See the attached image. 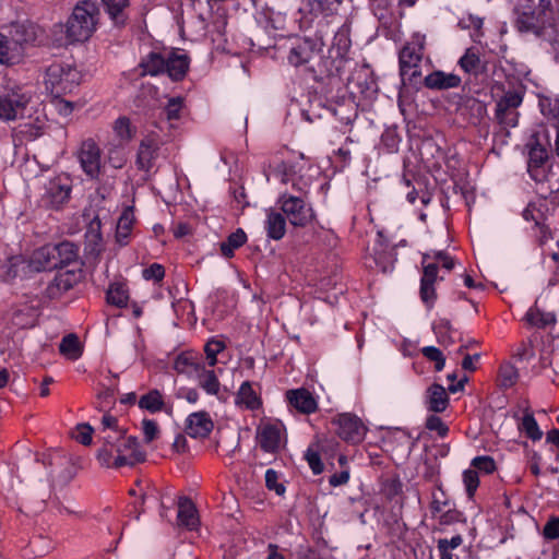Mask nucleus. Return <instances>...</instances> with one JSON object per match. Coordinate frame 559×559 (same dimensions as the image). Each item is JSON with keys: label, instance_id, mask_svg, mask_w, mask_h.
Returning <instances> with one entry per match:
<instances>
[{"label": "nucleus", "instance_id": "30", "mask_svg": "<svg viewBox=\"0 0 559 559\" xmlns=\"http://www.w3.org/2000/svg\"><path fill=\"white\" fill-rule=\"evenodd\" d=\"M178 521L179 524L193 530L198 525L197 510L192 501L188 498H180L178 503Z\"/></svg>", "mask_w": 559, "mask_h": 559}, {"label": "nucleus", "instance_id": "12", "mask_svg": "<svg viewBox=\"0 0 559 559\" xmlns=\"http://www.w3.org/2000/svg\"><path fill=\"white\" fill-rule=\"evenodd\" d=\"M549 139L547 134L534 133L531 135L526 147L528 150V171L535 177L534 171L538 170L549 158Z\"/></svg>", "mask_w": 559, "mask_h": 559}, {"label": "nucleus", "instance_id": "51", "mask_svg": "<svg viewBox=\"0 0 559 559\" xmlns=\"http://www.w3.org/2000/svg\"><path fill=\"white\" fill-rule=\"evenodd\" d=\"M225 348V344L218 340H211L204 346V352L206 354V358L209 360V365L211 367L215 366L217 362V354H219Z\"/></svg>", "mask_w": 559, "mask_h": 559}, {"label": "nucleus", "instance_id": "9", "mask_svg": "<svg viewBox=\"0 0 559 559\" xmlns=\"http://www.w3.org/2000/svg\"><path fill=\"white\" fill-rule=\"evenodd\" d=\"M523 97L516 91H508L498 100L496 106V119L500 124L513 128L518 124V107L522 104Z\"/></svg>", "mask_w": 559, "mask_h": 559}, {"label": "nucleus", "instance_id": "24", "mask_svg": "<svg viewBox=\"0 0 559 559\" xmlns=\"http://www.w3.org/2000/svg\"><path fill=\"white\" fill-rule=\"evenodd\" d=\"M373 260L383 273L392 270L396 260L394 249L379 239L373 247Z\"/></svg>", "mask_w": 559, "mask_h": 559}, {"label": "nucleus", "instance_id": "54", "mask_svg": "<svg viewBox=\"0 0 559 559\" xmlns=\"http://www.w3.org/2000/svg\"><path fill=\"white\" fill-rule=\"evenodd\" d=\"M426 428L436 431L440 438H444L449 432V427L437 415H430L426 419Z\"/></svg>", "mask_w": 559, "mask_h": 559}, {"label": "nucleus", "instance_id": "2", "mask_svg": "<svg viewBox=\"0 0 559 559\" xmlns=\"http://www.w3.org/2000/svg\"><path fill=\"white\" fill-rule=\"evenodd\" d=\"M99 9L94 1H79L68 17L72 41L83 43L92 37L99 22Z\"/></svg>", "mask_w": 559, "mask_h": 559}, {"label": "nucleus", "instance_id": "49", "mask_svg": "<svg viewBox=\"0 0 559 559\" xmlns=\"http://www.w3.org/2000/svg\"><path fill=\"white\" fill-rule=\"evenodd\" d=\"M421 354L428 360L435 362V370L437 372L443 370L444 365H445V357L439 348H437L435 346H426L421 349Z\"/></svg>", "mask_w": 559, "mask_h": 559}, {"label": "nucleus", "instance_id": "41", "mask_svg": "<svg viewBox=\"0 0 559 559\" xmlns=\"http://www.w3.org/2000/svg\"><path fill=\"white\" fill-rule=\"evenodd\" d=\"M519 380V371L511 362H503L499 368L498 381L501 389L512 388Z\"/></svg>", "mask_w": 559, "mask_h": 559}, {"label": "nucleus", "instance_id": "56", "mask_svg": "<svg viewBox=\"0 0 559 559\" xmlns=\"http://www.w3.org/2000/svg\"><path fill=\"white\" fill-rule=\"evenodd\" d=\"M420 299L423 302L427 305L428 308H431L437 299V293L435 288V284L420 282Z\"/></svg>", "mask_w": 559, "mask_h": 559}, {"label": "nucleus", "instance_id": "11", "mask_svg": "<svg viewBox=\"0 0 559 559\" xmlns=\"http://www.w3.org/2000/svg\"><path fill=\"white\" fill-rule=\"evenodd\" d=\"M334 424L337 426V436L346 442L357 444L366 436L367 428L356 415L342 414L334 420Z\"/></svg>", "mask_w": 559, "mask_h": 559}, {"label": "nucleus", "instance_id": "36", "mask_svg": "<svg viewBox=\"0 0 559 559\" xmlns=\"http://www.w3.org/2000/svg\"><path fill=\"white\" fill-rule=\"evenodd\" d=\"M246 241V233L241 228H238L227 237L226 241L221 243V252L225 258L230 259L234 257V251L242 247Z\"/></svg>", "mask_w": 559, "mask_h": 559}, {"label": "nucleus", "instance_id": "16", "mask_svg": "<svg viewBox=\"0 0 559 559\" xmlns=\"http://www.w3.org/2000/svg\"><path fill=\"white\" fill-rule=\"evenodd\" d=\"M159 143L155 139L148 136L141 141L136 154L138 169L150 173L155 166L158 157Z\"/></svg>", "mask_w": 559, "mask_h": 559}, {"label": "nucleus", "instance_id": "27", "mask_svg": "<svg viewBox=\"0 0 559 559\" xmlns=\"http://www.w3.org/2000/svg\"><path fill=\"white\" fill-rule=\"evenodd\" d=\"M139 407L153 414L162 411L170 414L173 411L171 406H166L162 393L156 389L148 391L140 397Z\"/></svg>", "mask_w": 559, "mask_h": 559}, {"label": "nucleus", "instance_id": "17", "mask_svg": "<svg viewBox=\"0 0 559 559\" xmlns=\"http://www.w3.org/2000/svg\"><path fill=\"white\" fill-rule=\"evenodd\" d=\"M213 428V420L204 411L190 414L186 420V432L192 438H206Z\"/></svg>", "mask_w": 559, "mask_h": 559}, {"label": "nucleus", "instance_id": "8", "mask_svg": "<svg viewBox=\"0 0 559 559\" xmlns=\"http://www.w3.org/2000/svg\"><path fill=\"white\" fill-rule=\"evenodd\" d=\"M281 209L289 219L290 224L298 227H305L313 218V211L307 206L299 197L283 194L280 199Z\"/></svg>", "mask_w": 559, "mask_h": 559}, {"label": "nucleus", "instance_id": "59", "mask_svg": "<svg viewBox=\"0 0 559 559\" xmlns=\"http://www.w3.org/2000/svg\"><path fill=\"white\" fill-rule=\"evenodd\" d=\"M438 492H432V501L430 503V510L432 514L440 513L442 508L448 504V500L445 499L444 491L441 486H438Z\"/></svg>", "mask_w": 559, "mask_h": 559}, {"label": "nucleus", "instance_id": "62", "mask_svg": "<svg viewBox=\"0 0 559 559\" xmlns=\"http://www.w3.org/2000/svg\"><path fill=\"white\" fill-rule=\"evenodd\" d=\"M543 535L546 539L559 538V518H551L544 526Z\"/></svg>", "mask_w": 559, "mask_h": 559}, {"label": "nucleus", "instance_id": "26", "mask_svg": "<svg viewBox=\"0 0 559 559\" xmlns=\"http://www.w3.org/2000/svg\"><path fill=\"white\" fill-rule=\"evenodd\" d=\"M105 11L116 26H124L128 15L129 0H100Z\"/></svg>", "mask_w": 559, "mask_h": 559}, {"label": "nucleus", "instance_id": "58", "mask_svg": "<svg viewBox=\"0 0 559 559\" xmlns=\"http://www.w3.org/2000/svg\"><path fill=\"white\" fill-rule=\"evenodd\" d=\"M76 435L75 439L83 445H90L92 443V435L94 432V429L88 424H79L75 428Z\"/></svg>", "mask_w": 559, "mask_h": 559}, {"label": "nucleus", "instance_id": "4", "mask_svg": "<svg viewBox=\"0 0 559 559\" xmlns=\"http://www.w3.org/2000/svg\"><path fill=\"white\" fill-rule=\"evenodd\" d=\"M425 49V36L416 34L406 43L399 55L400 73L403 80H408L419 74V67Z\"/></svg>", "mask_w": 559, "mask_h": 559}, {"label": "nucleus", "instance_id": "61", "mask_svg": "<svg viewBox=\"0 0 559 559\" xmlns=\"http://www.w3.org/2000/svg\"><path fill=\"white\" fill-rule=\"evenodd\" d=\"M142 428L144 433V440L146 443L152 442L158 435V426L152 419H143Z\"/></svg>", "mask_w": 559, "mask_h": 559}, {"label": "nucleus", "instance_id": "33", "mask_svg": "<svg viewBox=\"0 0 559 559\" xmlns=\"http://www.w3.org/2000/svg\"><path fill=\"white\" fill-rule=\"evenodd\" d=\"M134 215L131 211H124L119 217L116 228V239L120 246H126L131 235Z\"/></svg>", "mask_w": 559, "mask_h": 559}, {"label": "nucleus", "instance_id": "47", "mask_svg": "<svg viewBox=\"0 0 559 559\" xmlns=\"http://www.w3.org/2000/svg\"><path fill=\"white\" fill-rule=\"evenodd\" d=\"M430 253L423 254V276L420 282L435 284L438 281L439 265L436 262H429ZM443 280V277H439Z\"/></svg>", "mask_w": 559, "mask_h": 559}, {"label": "nucleus", "instance_id": "15", "mask_svg": "<svg viewBox=\"0 0 559 559\" xmlns=\"http://www.w3.org/2000/svg\"><path fill=\"white\" fill-rule=\"evenodd\" d=\"M190 66V57L180 49L167 52L165 73L173 81H181L187 75Z\"/></svg>", "mask_w": 559, "mask_h": 559}, {"label": "nucleus", "instance_id": "20", "mask_svg": "<svg viewBox=\"0 0 559 559\" xmlns=\"http://www.w3.org/2000/svg\"><path fill=\"white\" fill-rule=\"evenodd\" d=\"M462 80L454 73H445L443 71H433L428 74L424 84L429 90L443 91L459 87Z\"/></svg>", "mask_w": 559, "mask_h": 559}, {"label": "nucleus", "instance_id": "42", "mask_svg": "<svg viewBox=\"0 0 559 559\" xmlns=\"http://www.w3.org/2000/svg\"><path fill=\"white\" fill-rule=\"evenodd\" d=\"M51 39L57 47L67 46L69 44H73L71 40V36L69 35V24L68 21L66 23H56L52 25L50 29Z\"/></svg>", "mask_w": 559, "mask_h": 559}, {"label": "nucleus", "instance_id": "38", "mask_svg": "<svg viewBox=\"0 0 559 559\" xmlns=\"http://www.w3.org/2000/svg\"><path fill=\"white\" fill-rule=\"evenodd\" d=\"M518 428L521 432L525 433L527 438L533 441L540 440L543 437V432L539 429L534 415L528 409L525 411L524 416L518 425Z\"/></svg>", "mask_w": 559, "mask_h": 559}, {"label": "nucleus", "instance_id": "31", "mask_svg": "<svg viewBox=\"0 0 559 559\" xmlns=\"http://www.w3.org/2000/svg\"><path fill=\"white\" fill-rule=\"evenodd\" d=\"M166 59L167 53L150 52L140 62V67L143 69V74L155 76L165 73Z\"/></svg>", "mask_w": 559, "mask_h": 559}, {"label": "nucleus", "instance_id": "5", "mask_svg": "<svg viewBox=\"0 0 559 559\" xmlns=\"http://www.w3.org/2000/svg\"><path fill=\"white\" fill-rule=\"evenodd\" d=\"M2 29L8 32L21 53L25 46L36 44L44 35V29L31 20L14 21Z\"/></svg>", "mask_w": 559, "mask_h": 559}, {"label": "nucleus", "instance_id": "13", "mask_svg": "<svg viewBox=\"0 0 559 559\" xmlns=\"http://www.w3.org/2000/svg\"><path fill=\"white\" fill-rule=\"evenodd\" d=\"M81 277L82 271L79 267L58 271L46 288L47 297L50 299L60 298L64 293L72 289L81 281Z\"/></svg>", "mask_w": 559, "mask_h": 559}, {"label": "nucleus", "instance_id": "19", "mask_svg": "<svg viewBox=\"0 0 559 559\" xmlns=\"http://www.w3.org/2000/svg\"><path fill=\"white\" fill-rule=\"evenodd\" d=\"M425 402L429 412L443 413L450 404L447 389L439 383H432L426 390Z\"/></svg>", "mask_w": 559, "mask_h": 559}, {"label": "nucleus", "instance_id": "39", "mask_svg": "<svg viewBox=\"0 0 559 559\" xmlns=\"http://www.w3.org/2000/svg\"><path fill=\"white\" fill-rule=\"evenodd\" d=\"M525 320L528 324L537 328H546L555 324L556 317L552 312H544L538 307H532L525 314Z\"/></svg>", "mask_w": 559, "mask_h": 559}, {"label": "nucleus", "instance_id": "6", "mask_svg": "<svg viewBox=\"0 0 559 559\" xmlns=\"http://www.w3.org/2000/svg\"><path fill=\"white\" fill-rule=\"evenodd\" d=\"M29 100L31 96L21 88H14L0 95V119L12 121L23 118Z\"/></svg>", "mask_w": 559, "mask_h": 559}, {"label": "nucleus", "instance_id": "22", "mask_svg": "<svg viewBox=\"0 0 559 559\" xmlns=\"http://www.w3.org/2000/svg\"><path fill=\"white\" fill-rule=\"evenodd\" d=\"M460 67L468 74L478 76L487 72V61L481 59L477 49L467 48L459 60Z\"/></svg>", "mask_w": 559, "mask_h": 559}, {"label": "nucleus", "instance_id": "50", "mask_svg": "<svg viewBox=\"0 0 559 559\" xmlns=\"http://www.w3.org/2000/svg\"><path fill=\"white\" fill-rule=\"evenodd\" d=\"M114 130L116 134L122 141H130L133 138L134 130L131 127L130 119L127 117H120L116 120Z\"/></svg>", "mask_w": 559, "mask_h": 559}, {"label": "nucleus", "instance_id": "46", "mask_svg": "<svg viewBox=\"0 0 559 559\" xmlns=\"http://www.w3.org/2000/svg\"><path fill=\"white\" fill-rule=\"evenodd\" d=\"M463 538L461 535H455L451 539L440 538L437 544V548L440 554V559H453L451 549H455L461 546Z\"/></svg>", "mask_w": 559, "mask_h": 559}, {"label": "nucleus", "instance_id": "23", "mask_svg": "<svg viewBox=\"0 0 559 559\" xmlns=\"http://www.w3.org/2000/svg\"><path fill=\"white\" fill-rule=\"evenodd\" d=\"M55 248L46 245L35 250L31 257L29 265L37 272L51 271L56 269Z\"/></svg>", "mask_w": 559, "mask_h": 559}, {"label": "nucleus", "instance_id": "63", "mask_svg": "<svg viewBox=\"0 0 559 559\" xmlns=\"http://www.w3.org/2000/svg\"><path fill=\"white\" fill-rule=\"evenodd\" d=\"M114 453H116L115 448L104 444L97 452V460L103 466H114L111 463Z\"/></svg>", "mask_w": 559, "mask_h": 559}, {"label": "nucleus", "instance_id": "64", "mask_svg": "<svg viewBox=\"0 0 559 559\" xmlns=\"http://www.w3.org/2000/svg\"><path fill=\"white\" fill-rule=\"evenodd\" d=\"M522 216L525 221L530 222L533 221L535 223V226L537 227L540 223H543L540 219L543 217V214L537 211L535 204L530 203L524 211L522 212Z\"/></svg>", "mask_w": 559, "mask_h": 559}, {"label": "nucleus", "instance_id": "10", "mask_svg": "<svg viewBox=\"0 0 559 559\" xmlns=\"http://www.w3.org/2000/svg\"><path fill=\"white\" fill-rule=\"evenodd\" d=\"M117 456L112 462L114 467L133 466L138 463L145 461V453L139 450V441L136 437H123L116 444L115 449Z\"/></svg>", "mask_w": 559, "mask_h": 559}, {"label": "nucleus", "instance_id": "55", "mask_svg": "<svg viewBox=\"0 0 559 559\" xmlns=\"http://www.w3.org/2000/svg\"><path fill=\"white\" fill-rule=\"evenodd\" d=\"M278 474L274 469H267L265 472V486L270 490H274L278 496L284 495L285 486L278 483Z\"/></svg>", "mask_w": 559, "mask_h": 559}, {"label": "nucleus", "instance_id": "44", "mask_svg": "<svg viewBox=\"0 0 559 559\" xmlns=\"http://www.w3.org/2000/svg\"><path fill=\"white\" fill-rule=\"evenodd\" d=\"M432 329L439 344H441L442 346H449L454 343V338L451 335L452 326L449 320L441 319L438 323L433 325Z\"/></svg>", "mask_w": 559, "mask_h": 559}, {"label": "nucleus", "instance_id": "53", "mask_svg": "<svg viewBox=\"0 0 559 559\" xmlns=\"http://www.w3.org/2000/svg\"><path fill=\"white\" fill-rule=\"evenodd\" d=\"M472 466L477 472H484L486 474H491L496 471V462L489 455L476 456L472 461Z\"/></svg>", "mask_w": 559, "mask_h": 559}, {"label": "nucleus", "instance_id": "48", "mask_svg": "<svg viewBox=\"0 0 559 559\" xmlns=\"http://www.w3.org/2000/svg\"><path fill=\"white\" fill-rule=\"evenodd\" d=\"M305 459L314 475L323 472L324 464L321 461L318 445H310L305 453Z\"/></svg>", "mask_w": 559, "mask_h": 559}, {"label": "nucleus", "instance_id": "7", "mask_svg": "<svg viewBox=\"0 0 559 559\" xmlns=\"http://www.w3.org/2000/svg\"><path fill=\"white\" fill-rule=\"evenodd\" d=\"M72 190L71 180L67 176L51 178L45 187L41 201L45 206L59 210L70 200Z\"/></svg>", "mask_w": 559, "mask_h": 559}, {"label": "nucleus", "instance_id": "28", "mask_svg": "<svg viewBox=\"0 0 559 559\" xmlns=\"http://www.w3.org/2000/svg\"><path fill=\"white\" fill-rule=\"evenodd\" d=\"M22 53L19 50V46L10 38L8 32H0V63L1 64H13L21 58Z\"/></svg>", "mask_w": 559, "mask_h": 559}, {"label": "nucleus", "instance_id": "1", "mask_svg": "<svg viewBox=\"0 0 559 559\" xmlns=\"http://www.w3.org/2000/svg\"><path fill=\"white\" fill-rule=\"evenodd\" d=\"M513 26L521 34L545 37L555 31L559 21L550 0H516L513 9Z\"/></svg>", "mask_w": 559, "mask_h": 559}, {"label": "nucleus", "instance_id": "57", "mask_svg": "<svg viewBox=\"0 0 559 559\" xmlns=\"http://www.w3.org/2000/svg\"><path fill=\"white\" fill-rule=\"evenodd\" d=\"M183 99L181 97L170 98L165 107V114L168 120L179 119V114L182 108Z\"/></svg>", "mask_w": 559, "mask_h": 559}, {"label": "nucleus", "instance_id": "60", "mask_svg": "<svg viewBox=\"0 0 559 559\" xmlns=\"http://www.w3.org/2000/svg\"><path fill=\"white\" fill-rule=\"evenodd\" d=\"M165 276L164 266L158 263H153L148 267L143 270V277L147 281L153 280L159 282Z\"/></svg>", "mask_w": 559, "mask_h": 559}, {"label": "nucleus", "instance_id": "32", "mask_svg": "<svg viewBox=\"0 0 559 559\" xmlns=\"http://www.w3.org/2000/svg\"><path fill=\"white\" fill-rule=\"evenodd\" d=\"M236 404L243 405L247 409H257L261 406V400L252 389L249 381H245L236 395Z\"/></svg>", "mask_w": 559, "mask_h": 559}, {"label": "nucleus", "instance_id": "21", "mask_svg": "<svg viewBox=\"0 0 559 559\" xmlns=\"http://www.w3.org/2000/svg\"><path fill=\"white\" fill-rule=\"evenodd\" d=\"M55 250L56 269L62 271L66 266L78 264L79 260V247L71 241H62L57 245H52Z\"/></svg>", "mask_w": 559, "mask_h": 559}, {"label": "nucleus", "instance_id": "3", "mask_svg": "<svg viewBox=\"0 0 559 559\" xmlns=\"http://www.w3.org/2000/svg\"><path fill=\"white\" fill-rule=\"evenodd\" d=\"M82 80L81 72L67 62H53L45 71L44 83L46 90L53 97L72 93Z\"/></svg>", "mask_w": 559, "mask_h": 559}, {"label": "nucleus", "instance_id": "45", "mask_svg": "<svg viewBox=\"0 0 559 559\" xmlns=\"http://www.w3.org/2000/svg\"><path fill=\"white\" fill-rule=\"evenodd\" d=\"M128 293L122 285L112 284L107 292V301L110 305L122 308L128 302Z\"/></svg>", "mask_w": 559, "mask_h": 559}, {"label": "nucleus", "instance_id": "18", "mask_svg": "<svg viewBox=\"0 0 559 559\" xmlns=\"http://www.w3.org/2000/svg\"><path fill=\"white\" fill-rule=\"evenodd\" d=\"M286 399L290 406L302 414L314 413L318 408V403L311 392L305 388L288 390Z\"/></svg>", "mask_w": 559, "mask_h": 559}, {"label": "nucleus", "instance_id": "37", "mask_svg": "<svg viewBox=\"0 0 559 559\" xmlns=\"http://www.w3.org/2000/svg\"><path fill=\"white\" fill-rule=\"evenodd\" d=\"M199 385L207 393L216 395L219 391V381L214 370H206L202 365L199 372L195 373Z\"/></svg>", "mask_w": 559, "mask_h": 559}, {"label": "nucleus", "instance_id": "14", "mask_svg": "<svg viewBox=\"0 0 559 559\" xmlns=\"http://www.w3.org/2000/svg\"><path fill=\"white\" fill-rule=\"evenodd\" d=\"M80 164L84 173L92 179H98L102 169L100 150L91 139L84 141L79 151Z\"/></svg>", "mask_w": 559, "mask_h": 559}, {"label": "nucleus", "instance_id": "29", "mask_svg": "<svg viewBox=\"0 0 559 559\" xmlns=\"http://www.w3.org/2000/svg\"><path fill=\"white\" fill-rule=\"evenodd\" d=\"M265 229L269 238L280 240L286 233V219L283 214L270 210L266 214Z\"/></svg>", "mask_w": 559, "mask_h": 559}, {"label": "nucleus", "instance_id": "35", "mask_svg": "<svg viewBox=\"0 0 559 559\" xmlns=\"http://www.w3.org/2000/svg\"><path fill=\"white\" fill-rule=\"evenodd\" d=\"M59 352L71 360H76L82 355V346L79 337L74 333L66 335L59 345Z\"/></svg>", "mask_w": 559, "mask_h": 559}, {"label": "nucleus", "instance_id": "43", "mask_svg": "<svg viewBox=\"0 0 559 559\" xmlns=\"http://www.w3.org/2000/svg\"><path fill=\"white\" fill-rule=\"evenodd\" d=\"M342 0H310L311 10L324 16H331L337 13Z\"/></svg>", "mask_w": 559, "mask_h": 559}, {"label": "nucleus", "instance_id": "34", "mask_svg": "<svg viewBox=\"0 0 559 559\" xmlns=\"http://www.w3.org/2000/svg\"><path fill=\"white\" fill-rule=\"evenodd\" d=\"M202 365L201 360L192 355L181 354L175 359L174 369L178 373L192 376L200 371Z\"/></svg>", "mask_w": 559, "mask_h": 559}, {"label": "nucleus", "instance_id": "25", "mask_svg": "<svg viewBox=\"0 0 559 559\" xmlns=\"http://www.w3.org/2000/svg\"><path fill=\"white\" fill-rule=\"evenodd\" d=\"M258 440L263 451L273 453L280 447L281 430L275 425H265L260 429Z\"/></svg>", "mask_w": 559, "mask_h": 559}, {"label": "nucleus", "instance_id": "52", "mask_svg": "<svg viewBox=\"0 0 559 559\" xmlns=\"http://www.w3.org/2000/svg\"><path fill=\"white\" fill-rule=\"evenodd\" d=\"M463 481L468 498H473L479 485L478 472L476 469H466L463 473Z\"/></svg>", "mask_w": 559, "mask_h": 559}, {"label": "nucleus", "instance_id": "40", "mask_svg": "<svg viewBox=\"0 0 559 559\" xmlns=\"http://www.w3.org/2000/svg\"><path fill=\"white\" fill-rule=\"evenodd\" d=\"M312 57V49L308 43H301L293 47L288 55V61L294 67L307 63Z\"/></svg>", "mask_w": 559, "mask_h": 559}]
</instances>
